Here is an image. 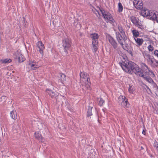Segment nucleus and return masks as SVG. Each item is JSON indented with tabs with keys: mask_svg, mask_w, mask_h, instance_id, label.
<instances>
[{
	"mask_svg": "<svg viewBox=\"0 0 158 158\" xmlns=\"http://www.w3.org/2000/svg\"><path fill=\"white\" fill-rule=\"evenodd\" d=\"M29 68L32 70H35L38 68V63L35 60H29L28 64Z\"/></svg>",
	"mask_w": 158,
	"mask_h": 158,
	"instance_id": "nucleus-9",
	"label": "nucleus"
},
{
	"mask_svg": "<svg viewBox=\"0 0 158 158\" xmlns=\"http://www.w3.org/2000/svg\"><path fill=\"white\" fill-rule=\"evenodd\" d=\"M11 61L10 59H6L2 60V62L4 63H9Z\"/></svg>",
	"mask_w": 158,
	"mask_h": 158,
	"instance_id": "nucleus-31",
	"label": "nucleus"
},
{
	"mask_svg": "<svg viewBox=\"0 0 158 158\" xmlns=\"http://www.w3.org/2000/svg\"><path fill=\"white\" fill-rule=\"evenodd\" d=\"M6 99V97L5 96H2L0 98V102L2 101L5 102Z\"/></svg>",
	"mask_w": 158,
	"mask_h": 158,
	"instance_id": "nucleus-37",
	"label": "nucleus"
},
{
	"mask_svg": "<svg viewBox=\"0 0 158 158\" xmlns=\"http://www.w3.org/2000/svg\"><path fill=\"white\" fill-rule=\"evenodd\" d=\"M106 37L107 40L113 47L115 49L117 48V44L114 38L109 34L106 35Z\"/></svg>",
	"mask_w": 158,
	"mask_h": 158,
	"instance_id": "nucleus-10",
	"label": "nucleus"
},
{
	"mask_svg": "<svg viewBox=\"0 0 158 158\" xmlns=\"http://www.w3.org/2000/svg\"><path fill=\"white\" fill-rule=\"evenodd\" d=\"M123 10V7L122 4L119 2L118 5V11L119 13L122 12Z\"/></svg>",
	"mask_w": 158,
	"mask_h": 158,
	"instance_id": "nucleus-27",
	"label": "nucleus"
},
{
	"mask_svg": "<svg viewBox=\"0 0 158 158\" xmlns=\"http://www.w3.org/2000/svg\"><path fill=\"white\" fill-rule=\"evenodd\" d=\"M129 87L128 89L129 93L131 94H134L135 92V89L134 86L132 85H129Z\"/></svg>",
	"mask_w": 158,
	"mask_h": 158,
	"instance_id": "nucleus-21",
	"label": "nucleus"
},
{
	"mask_svg": "<svg viewBox=\"0 0 158 158\" xmlns=\"http://www.w3.org/2000/svg\"><path fill=\"white\" fill-rule=\"evenodd\" d=\"M131 31L134 38H136V37L138 36L139 35V32L136 30L133 29L131 30Z\"/></svg>",
	"mask_w": 158,
	"mask_h": 158,
	"instance_id": "nucleus-26",
	"label": "nucleus"
},
{
	"mask_svg": "<svg viewBox=\"0 0 158 158\" xmlns=\"http://www.w3.org/2000/svg\"><path fill=\"white\" fill-rule=\"evenodd\" d=\"M99 10L106 21L107 22L110 21L111 23H114L115 22L114 20L110 13L105 11L104 10L102 9H100Z\"/></svg>",
	"mask_w": 158,
	"mask_h": 158,
	"instance_id": "nucleus-6",
	"label": "nucleus"
},
{
	"mask_svg": "<svg viewBox=\"0 0 158 158\" xmlns=\"http://www.w3.org/2000/svg\"><path fill=\"white\" fill-rule=\"evenodd\" d=\"M90 36L92 40V50L93 52H95L98 49V35L97 34L94 33L91 35Z\"/></svg>",
	"mask_w": 158,
	"mask_h": 158,
	"instance_id": "nucleus-4",
	"label": "nucleus"
},
{
	"mask_svg": "<svg viewBox=\"0 0 158 158\" xmlns=\"http://www.w3.org/2000/svg\"><path fill=\"white\" fill-rule=\"evenodd\" d=\"M148 63L153 68L158 67V60H156L154 58Z\"/></svg>",
	"mask_w": 158,
	"mask_h": 158,
	"instance_id": "nucleus-16",
	"label": "nucleus"
},
{
	"mask_svg": "<svg viewBox=\"0 0 158 158\" xmlns=\"http://www.w3.org/2000/svg\"><path fill=\"white\" fill-rule=\"evenodd\" d=\"M134 39L136 43L139 46L141 45L143 42V40L141 38H135Z\"/></svg>",
	"mask_w": 158,
	"mask_h": 158,
	"instance_id": "nucleus-19",
	"label": "nucleus"
},
{
	"mask_svg": "<svg viewBox=\"0 0 158 158\" xmlns=\"http://www.w3.org/2000/svg\"><path fill=\"white\" fill-rule=\"evenodd\" d=\"M15 58L17 59L19 62H22L24 61L25 59L23 56L22 55L19 51L17 52L14 54Z\"/></svg>",
	"mask_w": 158,
	"mask_h": 158,
	"instance_id": "nucleus-12",
	"label": "nucleus"
},
{
	"mask_svg": "<svg viewBox=\"0 0 158 158\" xmlns=\"http://www.w3.org/2000/svg\"><path fill=\"white\" fill-rule=\"evenodd\" d=\"M148 50L150 52H152L154 50L153 47L151 45H149L148 47Z\"/></svg>",
	"mask_w": 158,
	"mask_h": 158,
	"instance_id": "nucleus-34",
	"label": "nucleus"
},
{
	"mask_svg": "<svg viewBox=\"0 0 158 158\" xmlns=\"http://www.w3.org/2000/svg\"><path fill=\"white\" fill-rule=\"evenodd\" d=\"M70 42L68 39H64L62 42V54L64 56H67L68 51L71 50Z\"/></svg>",
	"mask_w": 158,
	"mask_h": 158,
	"instance_id": "nucleus-2",
	"label": "nucleus"
},
{
	"mask_svg": "<svg viewBox=\"0 0 158 158\" xmlns=\"http://www.w3.org/2000/svg\"><path fill=\"white\" fill-rule=\"evenodd\" d=\"M116 37L118 43L120 44H122L123 42V40H125V38L124 39V37H123L122 35L118 32L116 31L115 32Z\"/></svg>",
	"mask_w": 158,
	"mask_h": 158,
	"instance_id": "nucleus-15",
	"label": "nucleus"
},
{
	"mask_svg": "<svg viewBox=\"0 0 158 158\" xmlns=\"http://www.w3.org/2000/svg\"><path fill=\"white\" fill-rule=\"evenodd\" d=\"M37 46L39 48V51L42 57L43 55V50L44 49V45L41 41H39L37 43Z\"/></svg>",
	"mask_w": 158,
	"mask_h": 158,
	"instance_id": "nucleus-13",
	"label": "nucleus"
},
{
	"mask_svg": "<svg viewBox=\"0 0 158 158\" xmlns=\"http://www.w3.org/2000/svg\"><path fill=\"white\" fill-rule=\"evenodd\" d=\"M118 29L120 33L123 35L124 39H125V37L124 36V35L125 34V31L122 26L121 25H118Z\"/></svg>",
	"mask_w": 158,
	"mask_h": 158,
	"instance_id": "nucleus-22",
	"label": "nucleus"
},
{
	"mask_svg": "<svg viewBox=\"0 0 158 158\" xmlns=\"http://www.w3.org/2000/svg\"><path fill=\"white\" fill-rule=\"evenodd\" d=\"M123 69L129 73H132L133 72L136 75L143 77L145 80L151 84L153 81V80L150 77L144 75L142 71V69L139 68L138 66L135 64L131 62L126 63L122 62L119 64Z\"/></svg>",
	"mask_w": 158,
	"mask_h": 158,
	"instance_id": "nucleus-1",
	"label": "nucleus"
},
{
	"mask_svg": "<svg viewBox=\"0 0 158 158\" xmlns=\"http://www.w3.org/2000/svg\"><path fill=\"white\" fill-rule=\"evenodd\" d=\"M130 20L131 22L135 25L137 24V23L139 21L138 18L133 16L131 17Z\"/></svg>",
	"mask_w": 158,
	"mask_h": 158,
	"instance_id": "nucleus-20",
	"label": "nucleus"
},
{
	"mask_svg": "<svg viewBox=\"0 0 158 158\" xmlns=\"http://www.w3.org/2000/svg\"><path fill=\"white\" fill-rule=\"evenodd\" d=\"M46 92L52 98L54 97L55 95H56L54 90H52L51 89H47Z\"/></svg>",
	"mask_w": 158,
	"mask_h": 158,
	"instance_id": "nucleus-18",
	"label": "nucleus"
},
{
	"mask_svg": "<svg viewBox=\"0 0 158 158\" xmlns=\"http://www.w3.org/2000/svg\"><path fill=\"white\" fill-rule=\"evenodd\" d=\"M144 37L146 39V41H148L150 40L149 37L147 35H144Z\"/></svg>",
	"mask_w": 158,
	"mask_h": 158,
	"instance_id": "nucleus-39",
	"label": "nucleus"
},
{
	"mask_svg": "<svg viewBox=\"0 0 158 158\" xmlns=\"http://www.w3.org/2000/svg\"><path fill=\"white\" fill-rule=\"evenodd\" d=\"M133 3L135 7L137 9H140L143 8V3L142 0H134Z\"/></svg>",
	"mask_w": 158,
	"mask_h": 158,
	"instance_id": "nucleus-11",
	"label": "nucleus"
},
{
	"mask_svg": "<svg viewBox=\"0 0 158 158\" xmlns=\"http://www.w3.org/2000/svg\"><path fill=\"white\" fill-rule=\"evenodd\" d=\"M81 81L85 83V87L88 89H90V82H89V75L86 73L84 72H81L80 74Z\"/></svg>",
	"mask_w": 158,
	"mask_h": 158,
	"instance_id": "nucleus-3",
	"label": "nucleus"
},
{
	"mask_svg": "<svg viewBox=\"0 0 158 158\" xmlns=\"http://www.w3.org/2000/svg\"><path fill=\"white\" fill-rule=\"evenodd\" d=\"M65 103H66V105H68L69 104V103H68V102H67V103L66 102H65Z\"/></svg>",
	"mask_w": 158,
	"mask_h": 158,
	"instance_id": "nucleus-42",
	"label": "nucleus"
},
{
	"mask_svg": "<svg viewBox=\"0 0 158 158\" xmlns=\"http://www.w3.org/2000/svg\"><path fill=\"white\" fill-rule=\"evenodd\" d=\"M35 138L39 140L40 141L42 142V139L41 135L38 132H36L35 133Z\"/></svg>",
	"mask_w": 158,
	"mask_h": 158,
	"instance_id": "nucleus-25",
	"label": "nucleus"
},
{
	"mask_svg": "<svg viewBox=\"0 0 158 158\" xmlns=\"http://www.w3.org/2000/svg\"><path fill=\"white\" fill-rule=\"evenodd\" d=\"M151 84L153 88H155L156 89H158V86L154 82V81L153 82V83H152Z\"/></svg>",
	"mask_w": 158,
	"mask_h": 158,
	"instance_id": "nucleus-36",
	"label": "nucleus"
},
{
	"mask_svg": "<svg viewBox=\"0 0 158 158\" xmlns=\"http://www.w3.org/2000/svg\"><path fill=\"white\" fill-rule=\"evenodd\" d=\"M92 108L91 107H89L88 109V116H90L92 115Z\"/></svg>",
	"mask_w": 158,
	"mask_h": 158,
	"instance_id": "nucleus-33",
	"label": "nucleus"
},
{
	"mask_svg": "<svg viewBox=\"0 0 158 158\" xmlns=\"http://www.w3.org/2000/svg\"><path fill=\"white\" fill-rule=\"evenodd\" d=\"M154 146L156 149L158 148V144H157L156 143H155Z\"/></svg>",
	"mask_w": 158,
	"mask_h": 158,
	"instance_id": "nucleus-40",
	"label": "nucleus"
},
{
	"mask_svg": "<svg viewBox=\"0 0 158 158\" xmlns=\"http://www.w3.org/2000/svg\"><path fill=\"white\" fill-rule=\"evenodd\" d=\"M93 11L94 12L95 14L96 15L97 17L98 18H99L100 16V13L99 11L96 10L95 9H94L93 10Z\"/></svg>",
	"mask_w": 158,
	"mask_h": 158,
	"instance_id": "nucleus-30",
	"label": "nucleus"
},
{
	"mask_svg": "<svg viewBox=\"0 0 158 158\" xmlns=\"http://www.w3.org/2000/svg\"><path fill=\"white\" fill-rule=\"evenodd\" d=\"M120 44L124 49L126 50H127L128 49V46L127 44L126 43L123 44L122 42V44Z\"/></svg>",
	"mask_w": 158,
	"mask_h": 158,
	"instance_id": "nucleus-28",
	"label": "nucleus"
},
{
	"mask_svg": "<svg viewBox=\"0 0 158 158\" xmlns=\"http://www.w3.org/2000/svg\"><path fill=\"white\" fill-rule=\"evenodd\" d=\"M58 77H59L58 81L61 84H64L65 81V75L62 73L59 74Z\"/></svg>",
	"mask_w": 158,
	"mask_h": 158,
	"instance_id": "nucleus-17",
	"label": "nucleus"
},
{
	"mask_svg": "<svg viewBox=\"0 0 158 158\" xmlns=\"http://www.w3.org/2000/svg\"><path fill=\"white\" fill-rule=\"evenodd\" d=\"M142 134H143V135H145V134H146V132H145V130H143V131H142Z\"/></svg>",
	"mask_w": 158,
	"mask_h": 158,
	"instance_id": "nucleus-41",
	"label": "nucleus"
},
{
	"mask_svg": "<svg viewBox=\"0 0 158 158\" xmlns=\"http://www.w3.org/2000/svg\"><path fill=\"white\" fill-rule=\"evenodd\" d=\"M154 10H149L148 9L144 8L141 10L140 14L144 17H147L152 19L153 15H154Z\"/></svg>",
	"mask_w": 158,
	"mask_h": 158,
	"instance_id": "nucleus-5",
	"label": "nucleus"
},
{
	"mask_svg": "<svg viewBox=\"0 0 158 158\" xmlns=\"http://www.w3.org/2000/svg\"><path fill=\"white\" fill-rule=\"evenodd\" d=\"M105 101L104 100L102 99V98H100L99 101V105L100 106H102L104 104Z\"/></svg>",
	"mask_w": 158,
	"mask_h": 158,
	"instance_id": "nucleus-32",
	"label": "nucleus"
},
{
	"mask_svg": "<svg viewBox=\"0 0 158 158\" xmlns=\"http://www.w3.org/2000/svg\"><path fill=\"white\" fill-rule=\"evenodd\" d=\"M146 87L145 89L147 93L149 94H151L152 93L149 88L146 85H145Z\"/></svg>",
	"mask_w": 158,
	"mask_h": 158,
	"instance_id": "nucleus-29",
	"label": "nucleus"
},
{
	"mask_svg": "<svg viewBox=\"0 0 158 158\" xmlns=\"http://www.w3.org/2000/svg\"><path fill=\"white\" fill-rule=\"evenodd\" d=\"M135 25L141 29H143V26L141 23H139V21L137 23V24Z\"/></svg>",
	"mask_w": 158,
	"mask_h": 158,
	"instance_id": "nucleus-35",
	"label": "nucleus"
},
{
	"mask_svg": "<svg viewBox=\"0 0 158 158\" xmlns=\"http://www.w3.org/2000/svg\"><path fill=\"white\" fill-rule=\"evenodd\" d=\"M142 68L143 70V74L144 75H146L148 76L150 75L152 77H154L155 76V75L153 71L149 69L148 66L144 63H142L141 64Z\"/></svg>",
	"mask_w": 158,
	"mask_h": 158,
	"instance_id": "nucleus-7",
	"label": "nucleus"
},
{
	"mask_svg": "<svg viewBox=\"0 0 158 158\" xmlns=\"http://www.w3.org/2000/svg\"><path fill=\"white\" fill-rule=\"evenodd\" d=\"M154 54L155 56L157 57L158 58V50H155L154 51Z\"/></svg>",
	"mask_w": 158,
	"mask_h": 158,
	"instance_id": "nucleus-38",
	"label": "nucleus"
},
{
	"mask_svg": "<svg viewBox=\"0 0 158 158\" xmlns=\"http://www.w3.org/2000/svg\"><path fill=\"white\" fill-rule=\"evenodd\" d=\"M143 55L145 59L147 60L148 63L154 57L151 56L148 52L145 51L143 53Z\"/></svg>",
	"mask_w": 158,
	"mask_h": 158,
	"instance_id": "nucleus-14",
	"label": "nucleus"
},
{
	"mask_svg": "<svg viewBox=\"0 0 158 158\" xmlns=\"http://www.w3.org/2000/svg\"><path fill=\"white\" fill-rule=\"evenodd\" d=\"M119 101L121 102V106L125 108H127L129 106L128 100L124 96H121L119 97Z\"/></svg>",
	"mask_w": 158,
	"mask_h": 158,
	"instance_id": "nucleus-8",
	"label": "nucleus"
},
{
	"mask_svg": "<svg viewBox=\"0 0 158 158\" xmlns=\"http://www.w3.org/2000/svg\"><path fill=\"white\" fill-rule=\"evenodd\" d=\"M153 15L152 20L156 21L158 23V13L155 11L154 15Z\"/></svg>",
	"mask_w": 158,
	"mask_h": 158,
	"instance_id": "nucleus-23",
	"label": "nucleus"
},
{
	"mask_svg": "<svg viewBox=\"0 0 158 158\" xmlns=\"http://www.w3.org/2000/svg\"><path fill=\"white\" fill-rule=\"evenodd\" d=\"M10 117L13 119H15L17 118V113L15 110H12L10 112Z\"/></svg>",
	"mask_w": 158,
	"mask_h": 158,
	"instance_id": "nucleus-24",
	"label": "nucleus"
}]
</instances>
